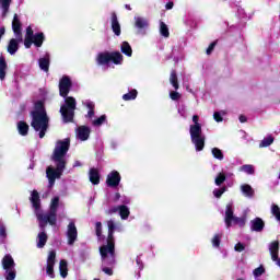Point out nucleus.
Instances as JSON below:
<instances>
[{
	"label": "nucleus",
	"mask_w": 280,
	"mask_h": 280,
	"mask_svg": "<svg viewBox=\"0 0 280 280\" xmlns=\"http://www.w3.org/2000/svg\"><path fill=\"white\" fill-rule=\"evenodd\" d=\"M69 148H71V139L69 138L56 142L55 149L50 158L51 161L56 163V168L48 166L46 170L49 189H51V187L56 185V178H60V176H62V172H65L67 167V160L65 159V156H67Z\"/></svg>",
	"instance_id": "f257e3e1"
},
{
	"label": "nucleus",
	"mask_w": 280,
	"mask_h": 280,
	"mask_svg": "<svg viewBox=\"0 0 280 280\" xmlns=\"http://www.w3.org/2000/svg\"><path fill=\"white\" fill-rule=\"evenodd\" d=\"M65 98V104L60 107L61 117L63 124H71L75 117V106L78 103L73 96H66Z\"/></svg>",
	"instance_id": "f03ea898"
},
{
	"label": "nucleus",
	"mask_w": 280,
	"mask_h": 280,
	"mask_svg": "<svg viewBox=\"0 0 280 280\" xmlns=\"http://www.w3.org/2000/svg\"><path fill=\"white\" fill-rule=\"evenodd\" d=\"M45 43V33L39 32L34 34L32 26L26 27V33L24 37V47L25 49H31L32 45H35L37 48L43 47Z\"/></svg>",
	"instance_id": "7ed1b4c3"
},
{
	"label": "nucleus",
	"mask_w": 280,
	"mask_h": 280,
	"mask_svg": "<svg viewBox=\"0 0 280 280\" xmlns=\"http://www.w3.org/2000/svg\"><path fill=\"white\" fill-rule=\"evenodd\" d=\"M113 62L114 65H121L124 62V55L119 51H104V52H98L96 57V63L102 67L104 65H108Z\"/></svg>",
	"instance_id": "20e7f679"
},
{
	"label": "nucleus",
	"mask_w": 280,
	"mask_h": 280,
	"mask_svg": "<svg viewBox=\"0 0 280 280\" xmlns=\"http://www.w3.org/2000/svg\"><path fill=\"white\" fill-rule=\"evenodd\" d=\"M100 255L102 261L107 266H114L115 264V240L107 238V244L100 247Z\"/></svg>",
	"instance_id": "39448f33"
},
{
	"label": "nucleus",
	"mask_w": 280,
	"mask_h": 280,
	"mask_svg": "<svg viewBox=\"0 0 280 280\" xmlns=\"http://www.w3.org/2000/svg\"><path fill=\"white\" fill-rule=\"evenodd\" d=\"M2 268L5 270L4 272V279L5 280H14L16 279V262H14V258H12V255L7 254L2 258Z\"/></svg>",
	"instance_id": "423d86ee"
},
{
	"label": "nucleus",
	"mask_w": 280,
	"mask_h": 280,
	"mask_svg": "<svg viewBox=\"0 0 280 280\" xmlns=\"http://www.w3.org/2000/svg\"><path fill=\"white\" fill-rule=\"evenodd\" d=\"M32 128L36 132L40 130L43 127H49V116L47 114H42V113H32V122H31Z\"/></svg>",
	"instance_id": "0eeeda50"
},
{
	"label": "nucleus",
	"mask_w": 280,
	"mask_h": 280,
	"mask_svg": "<svg viewBox=\"0 0 280 280\" xmlns=\"http://www.w3.org/2000/svg\"><path fill=\"white\" fill-rule=\"evenodd\" d=\"M189 132H190L191 143H194L196 151L202 152V150H205V141L207 139L205 135H202V130L189 131Z\"/></svg>",
	"instance_id": "6e6552de"
},
{
	"label": "nucleus",
	"mask_w": 280,
	"mask_h": 280,
	"mask_svg": "<svg viewBox=\"0 0 280 280\" xmlns=\"http://www.w3.org/2000/svg\"><path fill=\"white\" fill-rule=\"evenodd\" d=\"M71 86H73L71 78L63 75L59 81V95L61 97H67L71 91Z\"/></svg>",
	"instance_id": "1a4fd4ad"
},
{
	"label": "nucleus",
	"mask_w": 280,
	"mask_h": 280,
	"mask_svg": "<svg viewBox=\"0 0 280 280\" xmlns=\"http://www.w3.org/2000/svg\"><path fill=\"white\" fill-rule=\"evenodd\" d=\"M37 220L39 221V229L42 233H45V229L47 228V224H50V226H56V222L58 221V218H55L52 221V217L50 214H37Z\"/></svg>",
	"instance_id": "9d476101"
},
{
	"label": "nucleus",
	"mask_w": 280,
	"mask_h": 280,
	"mask_svg": "<svg viewBox=\"0 0 280 280\" xmlns=\"http://www.w3.org/2000/svg\"><path fill=\"white\" fill-rule=\"evenodd\" d=\"M66 235L68 237L69 246H73V244H75V242H78V228L75 226V222L71 221L68 224V230H67Z\"/></svg>",
	"instance_id": "9b49d317"
},
{
	"label": "nucleus",
	"mask_w": 280,
	"mask_h": 280,
	"mask_svg": "<svg viewBox=\"0 0 280 280\" xmlns=\"http://www.w3.org/2000/svg\"><path fill=\"white\" fill-rule=\"evenodd\" d=\"M54 266H56V250H50L47 257V267H46V275H48L50 279H56V273L54 272Z\"/></svg>",
	"instance_id": "f8f14e48"
},
{
	"label": "nucleus",
	"mask_w": 280,
	"mask_h": 280,
	"mask_svg": "<svg viewBox=\"0 0 280 280\" xmlns=\"http://www.w3.org/2000/svg\"><path fill=\"white\" fill-rule=\"evenodd\" d=\"M12 31L15 35V38H19V40H23V24L21 23L19 14L16 13L13 15Z\"/></svg>",
	"instance_id": "ddd939ff"
},
{
	"label": "nucleus",
	"mask_w": 280,
	"mask_h": 280,
	"mask_svg": "<svg viewBox=\"0 0 280 280\" xmlns=\"http://www.w3.org/2000/svg\"><path fill=\"white\" fill-rule=\"evenodd\" d=\"M119 183H121V174H119L117 171H112L106 178L107 187H119Z\"/></svg>",
	"instance_id": "4468645a"
},
{
	"label": "nucleus",
	"mask_w": 280,
	"mask_h": 280,
	"mask_svg": "<svg viewBox=\"0 0 280 280\" xmlns=\"http://www.w3.org/2000/svg\"><path fill=\"white\" fill-rule=\"evenodd\" d=\"M234 218H235V214L233 212V203H228L225 208V218H224L226 229H231V226H233Z\"/></svg>",
	"instance_id": "2eb2a0df"
},
{
	"label": "nucleus",
	"mask_w": 280,
	"mask_h": 280,
	"mask_svg": "<svg viewBox=\"0 0 280 280\" xmlns=\"http://www.w3.org/2000/svg\"><path fill=\"white\" fill-rule=\"evenodd\" d=\"M265 228L266 222H264V219L259 217H256L254 220L250 221V231H254L255 233H261Z\"/></svg>",
	"instance_id": "dca6fc26"
},
{
	"label": "nucleus",
	"mask_w": 280,
	"mask_h": 280,
	"mask_svg": "<svg viewBox=\"0 0 280 280\" xmlns=\"http://www.w3.org/2000/svg\"><path fill=\"white\" fill-rule=\"evenodd\" d=\"M112 31L115 36H121V24H119V19L117 18L116 12H112Z\"/></svg>",
	"instance_id": "f3484780"
},
{
	"label": "nucleus",
	"mask_w": 280,
	"mask_h": 280,
	"mask_svg": "<svg viewBox=\"0 0 280 280\" xmlns=\"http://www.w3.org/2000/svg\"><path fill=\"white\" fill-rule=\"evenodd\" d=\"M19 43H23V40H20L19 37L11 38L9 40V44L7 46V51L8 54H10V56H14V54L19 51V47H20Z\"/></svg>",
	"instance_id": "a211bd4d"
},
{
	"label": "nucleus",
	"mask_w": 280,
	"mask_h": 280,
	"mask_svg": "<svg viewBox=\"0 0 280 280\" xmlns=\"http://www.w3.org/2000/svg\"><path fill=\"white\" fill-rule=\"evenodd\" d=\"M59 205H60V197H54L51 199L49 212L47 213L48 215H50L52 218V222H54L55 218H58V206Z\"/></svg>",
	"instance_id": "6ab92c4d"
},
{
	"label": "nucleus",
	"mask_w": 280,
	"mask_h": 280,
	"mask_svg": "<svg viewBox=\"0 0 280 280\" xmlns=\"http://www.w3.org/2000/svg\"><path fill=\"white\" fill-rule=\"evenodd\" d=\"M89 137H91V129L86 126H81L78 128V138L81 141H88Z\"/></svg>",
	"instance_id": "aec40b11"
},
{
	"label": "nucleus",
	"mask_w": 280,
	"mask_h": 280,
	"mask_svg": "<svg viewBox=\"0 0 280 280\" xmlns=\"http://www.w3.org/2000/svg\"><path fill=\"white\" fill-rule=\"evenodd\" d=\"M89 178L92 185H100V171L95 167L90 168Z\"/></svg>",
	"instance_id": "412c9836"
},
{
	"label": "nucleus",
	"mask_w": 280,
	"mask_h": 280,
	"mask_svg": "<svg viewBox=\"0 0 280 280\" xmlns=\"http://www.w3.org/2000/svg\"><path fill=\"white\" fill-rule=\"evenodd\" d=\"M30 200H31L34 209H36V211H38V209H40V195L38 194L37 190L32 191Z\"/></svg>",
	"instance_id": "4be33fe9"
},
{
	"label": "nucleus",
	"mask_w": 280,
	"mask_h": 280,
	"mask_svg": "<svg viewBox=\"0 0 280 280\" xmlns=\"http://www.w3.org/2000/svg\"><path fill=\"white\" fill-rule=\"evenodd\" d=\"M59 272H60V277H62V279H67V277L69 276V267H68V262L66 259L60 260Z\"/></svg>",
	"instance_id": "5701e85b"
},
{
	"label": "nucleus",
	"mask_w": 280,
	"mask_h": 280,
	"mask_svg": "<svg viewBox=\"0 0 280 280\" xmlns=\"http://www.w3.org/2000/svg\"><path fill=\"white\" fill-rule=\"evenodd\" d=\"M200 116L194 115L192 116V122L194 125H190L189 132H196L202 130V125H200Z\"/></svg>",
	"instance_id": "b1692460"
},
{
	"label": "nucleus",
	"mask_w": 280,
	"mask_h": 280,
	"mask_svg": "<svg viewBox=\"0 0 280 280\" xmlns=\"http://www.w3.org/2000/svg\"><path fill=\"white\" fill-rule=\"evenodd\" d=\"M8 71V62L5 61V57L0 56V80H5Z\"/></svg>",
	"instance_id": "393cba45"
},
{
	"label": "nucleus",
	"mask_w": 280,
	"mask_h": 280,
	"mask_svg": "<svg viewBox=\"0 0 280 280\" xmlns=\"http://www.w3.org/2000/svg\"><path fill=\"white\" fill-rule=\"evenodd\" d=\"M18 130L22 137H27V133L30 132V125L23 120H20L18 122Z\"/></svg>",
	"instance_id": "a878e982"
},
{
	"label": "nucleus",
	"mask_w": 280,
	"mask_h": 280,
	"mask_svg": "<svg viewBox=\"0 0 280 280\" xmlns=\"http://www.w3.org/2000/svg\"><path fill=\"white\" fill-rule=\"evenodd\" d=\"M269 253L271 259H277V255H279V241H273L269 244Z\"/></svg>",
	"instance_id": "bb28decb"
},
{
	"label": "nucleus",
	"mask_w": 280,
	"mask_h": 280,
	"mask_svg": "<svg viewBox=\"0 0 280 280\" xmlns=\"http://www.w3.org/2000/svg\"><path fill=\"white\" fill-rule=\"evenodd\" d=\"M47 240L49 237L47 236L46 232H40L37 235V248H45V245L47 244Z\"/></svg>",
	"instance_id": "cd10ccee"
},
{
	"label": "nucleus",
	"mask_w": 280,
	"mask_h": 280,
	"mask_svg": "<svg viewBox=\"0 0 280 280\" xmlns=\"http://www.w3.org/2000/svg\"><path fill=\"white\" fill-rule=\"evenodd\" d=\"M241 191L246 196V198H253L255 196V190L248 184L242 185Z\"/></svg>",
	"instance_id": "c85d7f7f"
},
{
	"label": "nucleus",
	"mask_w": 280,
	"mask_h": 280,
	"mask_svg": "<svg viewBox=\"0 0 280 280\" xmlns=\"http://www.w3.org/2000/svg\"><path fill=\"white\" fill-rule=\"evenodd\" d=\"M121 54L125 56H128V58L132 57V47L130 46V43L122 42L120 46Z\"/></svg>",
	"instance_id": "c756f323"
},
{
	"label": "nucleus",
	"mask_w": 280,
	"mask_h": 280,
	"mask_svg": "<svg viewBox=\"0 0 280 280\" xmlns=\"http://www.w3.org/2000/svg\"><path fill=\"white\" fill-rule=\"evenodd\" d=\"M107 229H108L107 240H115V229H117L115 221L113 220L107 221Z\"/></svg>",
	"instance_id": "7c9ffc66"
},
{
	"label": "nucleus",
	"mask_w": 280,
	"mask_h": 280,
	"mask_svg": "<svg viewBox=\"0 0 280 280\" xmlns=\"http://www.w3.org/2000/svg\"><path fill=\"white\" fill-rule=\"evenodd\" d=\"M170 82L172 86L175 89V91H178V89H180V85L178 84V74L176 73V70L171 71Z\"/></svg>",
	"instance_id": "2f4dec72"
},
{
	"label": "nucleus",
	"mask_w": 280,
	"mask_h": 280,
	"mask_svg": "<svg viewBox=\"0 0 280 280\" xmlns=\"http://www.w3.org/2000/svg\"><path fill=\"white\" fill-rule=\"evenodd\" d=\"M118 213L121 220H128V218H130V209L125 205L118 206Z\"/></svg>",
	"instance_id": "473e14b6"
},
{
	"label": "nucleus",
	"mask_w": 280,
	"mask_h": 280,
	"mask_svg": "<svg viewBox=\"0 0 280 280\" xmlns=\"http://www.w3.org/2000/svg\"><path fill=\"white\" fill-rule=\"evenodd\" d=\"M10 3H12V0H0L3 19H5L8 16V13L10 12Z\"/></svg>",
	"instance_id": "72a5a7b5"
},
{
	"label": "nucleus",
	"mask_w": 280,
	"mask_h": 280,
	"mask_svg": "<svg viewBox=\"0 0 280 280\" xmlns=\"http://www.w3.org/2000/svg\"><path fill=\"white\" fill-rule=\"evenodd\" d=\"M135 25L138 30H144V27H148V20L143 19V18H135Z\"/></svg>",
	"instance_id": "f704fd0d"
},
{
	"label": "nucleus",
	"mask_w": 280,
	"mask_h": 280,
	"mask_svg": "<svg viewBox=\"0 0 280 280\" xmlns=\"http://www.w3.org/2000/svg\"><path fill=\"white\" fill-rule=\"evenodd\" d=\"M39 69L45 71V73H49V58L44 57L39 59Z\"/></svg>",
	"instance_id": "c9c22d12"
},
{
	"label": "nucleus",
	"mask_w": 280,
	"mask_h": 280,
	"mask_svg": "<svg viewBox=\"0 0 280 280\" xmlns=\"http://www.w3.org/2000/svg\"><path fill=\"white\" fill-rule=\"evenodd\" d=\"M137 95H139V92H137L136 89L131 90L129 93H126L122 95V100L125 102H130L132 100H137Z\"/></svg>",
	"instance_id": "e433bc0d"
},
{
	"label": "nucleus",
	"mask_w": 280,
	"mask_h": 280,
	"mask_svg": "<svg viewBox=\"0 0 280 280\" xmlns=\"http://www.w3.org/2000/svg\"><path fill=\"white\" fill-rule=\"evenodd\" d=\"M225 182H226V174L219 173L214 179V185H217V187H221Z\"/></svg>",
	"instance_id": "4c0bfd02"
},
{
	"label": "nucleus",
	"mask_w": 280,
	"mask_h": 280,
	"mask_svg": "<svg viewBox=\"0 0 280 280\" xmlns=\"http://www.w3.org/2000/svg\"><path fill=\"white\" fill-rule=\"evenodd\" d=\"M160 34L161 36H164V38H170V28L164 22L160 23Z\"/></svg>",
	"instance_id": "58836bf2"
},
{
	"label": "nucleus",
	"mask_w": 280,
	"mask_h": 280,
	"mask_svg": "<svg viewBox=\"0 0 280 280\" xmlns=\"http://www.w3.org/2000/svg\"><path fill=\"white\" fill-rule=\"evenodd\" d=\"M32 113H42L43 115L47 114V112L45 110V103H43V101H37L35 103V110H33Z\"/></svg>",
	"instance_id": "ea45409f"
},
{
	"label": "nucleus",
	"mask_w": 280,
	"mask_h": 280,
	"mask_svg": "<svg viewBox=\"0 0 280 280\" xmlns=\"http://www.w3.org/2000/svg\"><path fill=\"white\" fill-rule=\"evenodd\" d=\"M232 223L237 224L241 229H244V226H246V217H234L232 219Z\"/></svg>",
	"instance_id": "a19ab883"
},
{
	"label": "nucleus",
	"mask_w": 280,
	"mask_h": 280,
	"mask_svg": "<svg viewBox=\"0 0 280 280\" xmlns=\"http://www.w3.org/2000/svg\"><path fill=\"white\" fill-rule=\"evenodd\" d=\"M275 143V138L272 136H269L267 138H264L259 144L260 148H268Z\"/></svg>",
	"instance_id": "79ce46f5"
},
{
	"label": "nucleus",
	"mask_w": 280,
	"mask_h": 280,
	"mask_svg": "<svg viewBox=\"0 0 280 280\" xmlns=\"http://www.w3.org/2000/svg\"><path fill=\"white\" fill-rule=\"evenodd\" d=\"M228 187L226 186H222L221 188H215L212 194L214 196V198H222L223 194H226L228 191Z\"/></svg>",
	"instance_id": "37998d69"
},
{
	"label": "nucleus",
	"mask_w": 280,
	"mask_h": 280,
	"mask_svg": "<svg viewBox=\"0 0 280 280\" xmlns=\"http://www.w3.org/2000/svg\"><path fill=\"white\" fill-rule=\"evenodd\" d=\"M212 156L218 159V161H222L224 159V153L219 148H212Z\"/></svg>",
	"instance_id": "c03bdc74"
},
{
	"label": "nucleus",
	"mask_w": 280,
	"mask_h": 280,
	"mask_svg": "<svg viewBox=\"0 0 280 280\" xmlns=\"http://www.w3.org/2000/svg\"><path fill=\"white\" fill-rule=\"evenodd\" d=\"M241 172H245V174L253 175V174H255V166H253L250 164H245V165L241 166Z\"/></svg>",
	"instance_id": "a18cd8bd"
},
{
	"label": "nucleus",
	"mask_w": 280,
	"mask_h": 280,
	"mask_svg": "<svg viewBox=\"0 0 280 280\" xmlns=\"http://www.w3.org/2000/svg\"><path fill=\"white\" fill-rule=\"evenodd\" d=\"M271 213L275 215L276 220L280 222V208L275 203L271 206Z\"/></svg>",
	"instance_id": "49530a36"
},
{
	"label": "nucleus",
	"mask_w": 280,
	"mask_h": 280,
	"mask_svg": "<svg viewBox=\"0 0 280 280\" xmlns=\"http://www.w3.org/2000/svg\"><path fill=\"white\" fill-rule=\"evenodd\" d=\"M221 242H222V235L215 234V235L213 236V238H212V246H213L214 248H220Z\"/></svg>",
	"instance_id": "de8ad7c7"
},
{
	"label": "nucleus",
	"mask_w": 280,
	"mask_h": 280,
	"mask_svg": "<svg viewBox=\"0 0 280 280\" xmlns=\"http://www.w3.org/2000/svg\"><path fill=\"white\" fill-rule=\"evenodd\" d=\"M106 121V115H102L101 117L93 120V126L100 127Z\"/></svg>",
	"instance_id": "09e8293b"
},
{
	"label": "nucleus",
	"mask_w": 280,
	"mask_h": 280,
	"mask_svg": "<svg viewBox=\"0 0 280 280\" xmlns=\"http://www.w3.org/2000/svg\"><path fill=\"white\" fill-rule=\"evenodd\" d=\"M266 272V268L264 266L257 267L254 269V277H261Z\"/></svg>",
	"instance_id": "8fccbe9b"
},
{
	"label": "nucleus",
	"mask_w": 280,
	"mask_h": 280,
	"mask_svg": "<svg viewBox=\"0 0 280 280\" xmlns=\"http://www.w3.org/2000/svg\"><path fill=\"white\" fill-rule=\"evenodd\" d=\"M218 45V40H214V42H212L209 46H208V48H207V50H206V54H207V56H211V54L213 52V49H215V46Z\"/></svg>",
	"instance_id": "3c124183"
},
{
	"label": "nucleus",
	"mask_w": 280,
	"mask_h": 280,
	"mask_svg": "<svg viewBox=\"0 0 280 280\" xmlns=\"http://www.w3.org/2000/svg\"><path fill=\"white\" fill-rule=\"evenodd\" d=\"M0 237H2V240H5V237H8L5 225L1 221H0Z\"/></svg>",
	"instance_id": "603ef678"
},
{
	"label": "nucleus",
	"mask_w": 280,
	"mask_h": 280,
	"mask_svg": "<svg viewBox=\"0 0 280 280\" xmlns=\"http://www.w3.org/2000/svg\"><path fill=\"white\" fill-rule=\"evenodd\" d=\"M170 97H171V100H173V102H178V100H180V93H178L176 91H171Z\"/></svg>",
	"instance_id": "864d4df0"
},
{
	"label": "nucleus",
	"mask_w": 280,
	"mask_h": 280,
	"mask_svg": "<svg viewBox=\"0 0 280 280\" xmlns=\"http://www.w3.org/2000/svg\"><path fill=\"white\" fill-rule=\"evenodd\" d=\"M234 250H236V253H244V250H246V246L243 243H237L234 246Z\"/></svg>",
	"instance_id": "5fc2aeb1"
},
{
	"label": "nucleus",
	"mask_w": 280,
	"mask_h": 280,
	"mask_svg": "<svg viewBox=\"0 0 280 280\" xmlns=\"http://www.w3.org/2000/svg\"><path fill=\"white\" fill-rule=\"evenodd\" d=\"M117 211H119V206L109 208L108 210L105 211V213H106V215H113V214L117 213Z\"/></svg>",
	"instance_id": "6e6d98bb"
},
{
	"label": "nucleus",
	"mask_w": 280,
	"mask_h": 280,
	"mask_svg": "<svg viewBox=\"0 0 280 280\" xmlns=\"http://www.w3.org/2000/svg\"><path fill=\"white\" fill-rule=\"evenodd\" d=\"M95 231H96V236L102 237V222H96Z\"/></svg>",
	"instance_id": "4d7b16f0"
},
{
	"label": "nucleus",
	"mask_w": 280,
	"mask_h": 280,
	"mask_svg": "<svg viewBox=\"0 0 280 280\" xmlns=\"http://www.w3.org/2000/svg\"><path fill=\"white\" fill-rule=\"evenodd\" d=\"M213 119L214 121H217L218 124H220V121H224V118L222 117V115L219 112H214L213 114Z\"/></svg>",
	"instance_id": "13d9d810"
},
{
	"label": "nucleus",
	"mask_w": 280,
	"mask_h": 280,
	"mask_svg": "<svg viewBox=\"0 0 280 280\" xmlns=\"http://www.w3.org/2000/svg\"><path fill=\"white\" fill-rule=\"evenodd\" d=\"M49 129V127H40L38 132H39V139H44L45 135L47 132V130Z\"/></svg>",
	"instance_id": "bf43d9fd"
},
{
	"label": "nucleus",
	"mask_w": 280,
	"mask_h": 280,
	"mask_svg": "<svg viewBox=\"0 0 280 280\" xmlns=\"http://www.w3.org/2000/svg\"><path fill=\"white\" fill-rule=\"evenodd\" d=\"M102 270L105 272V275H108V277H113V269L109 267H103Z\"/></svg>",
	"instance_id": "052dcab7"
},
{
	"label": "nucleus",
	"mask_w": 280,
	"mask_h": 280,
	"mask_svg": "<svg viewBox=\"0 0 280 280\" xmlns=\"http://www.w3.org/2000/svg\"><path fill=\"white\" fill-rule=\"evenodd\" d=\"M85 106L89 108V110H95V103L93 102H88Z\"/></svg>",
	"instance_id": "680f3d73"
},
{
	"label": "nucleus",
	"mask_w": 280,
	"mask_h": 280,
	"mask_svg": "<svg viewBox=\"0 0 280 280\" xmlns=\"http://www.w3.org/2000/svg\"><path fill=\"white\" fill-rule=\"evenodd\" d=\"M86 117H88L89 119H93V117H95V109L89 110Z\"/></svg>",
	"instance_id": "e2e57ef3"
},
{
	"label": "nucleus",
	"mask_w": 280,
	"mask_h": 280,
	"mask_svg": "<svg viewBox=\"0 0 280 280\" xmlns=\"http://www.w3.org/2000/svg\"><path fill=\"white\" fill-rule=\"evenodd\" d=\"M173 8H174V2L173 1L167 2L166 5H165L166 10H172Z\"/></svg>",
	"instance_id": "0e129e2a"
},
{
	"label": "nucleus",
	"mask_w": 280,
	"mask_h": 280,
	"mask_svg": "<svg viewBox=\"0 0 280 280\" xmlns=\"http://www.w3.org/2000/svg\"><path fill=\"white\" fill-rule=\"evenodd\" d=\"M4 35H5V27L2 26V27H0V40H1V38H3Z\"/></svg>",
	"instance_id": "69168bd1"
},
{
	"label": "nucleus",
	"mask_w": 280,
	"mask_h": 280,
	"mask_svg": "<svg viewBox=\"0 0 280 280\" xmlns=\"http://www.w3.org/2000/svg\"><path fill=\"white\" fill-rule=\"evenodd\" d=\"M238 119H240L241 124H246V121H247V118H246V116H244V115H241V116L238 117Z\"/></svg>",
	"instance_id": "338daca9"
},
{
	"label": "nucleus",
	"mask_w": 280,
	"mask_h": 280,
	"mask_svg": "<svg viewBox=\"0 0 280 280\" xmlns=\"http://www.w3.org/2000/svg\"><path fill=\"white\" fill-rule=\"evenodd\" d=\"M119 198H121V194L116 192V194L114 195V202H117V201L119 200Z\"/></svg>",
	"instance_id": "774afa93"
}]
</instances>
